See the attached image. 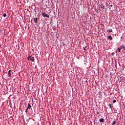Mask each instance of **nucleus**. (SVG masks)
<instances>
[{"mask_svg": "<svg viewBox=\"0 0 125 125\" xmlns=\"http://www.w3.org/2000/svg\"><path fill=\"white\" fill-rule=\"evenodd\" d=\"M42 16H43V17H47V18H49V15L44 12L42 13Z\"/></svg>", "mask_w": 125, "mask_h": 125, "instance_id": "f03ea898", "label": "nucleus"}, {"mask_svg": "<svg viewBox=\"0 0 125 125\" xmlns=\"http://www.w3.org/2000/svg\"><path fill=\"white\" fill-rule=\"evenodd\" d=\"M99 122L100 123H104V119L102 118L99 120Z\"/></svg>", "mask_w": 125, "mask_h": 125, "instance_id": "1a4fd4ad", "label": "nucleus"}, {"mask_svg": "<svg viewBox=\"0 0 125 125\" xmlns=\"http://www.w3.org/2000/svg\"><path fill=\"white\" fill-rule=\"evenodd\" d=\"M120 48H123V49H124V50H125V46H124V45H122L121 46H120Z\"/></svg>", "mask_w": 125, "mask_h": 125, "instance_id": "f8f14e48", "label": "nucleus"}, {"mask_svg": "<svg viewBox=\"0 0 125 125\" xmlns=\"http://www.w3.org/2000/svg\"><path fill=\"white\" fill-rule=\"evenodd\" d=\"M114 54H115V53H112L111 54L112 55H114Z\"/></svg>", "mask_w": 125, "mask_h": 125, "instance_id": "6ab92c4d", "label": "nucleus"}, {"mask_svg": "<svg viewBox=\"0 0 125 125\" xmlns=\"http://www.w3.org/2000/svg\"><path fill=\"white\" fill-rule=\"evenodd\" d=\"M98 93H99V98H101V97H102V92L99 91L98 92Z\"/></svg>", "mask_w": 125, "mask_h": 125, "instance_id": "20e7f679", "label": "nucleus"}, {"mask_svg": "<svg viewBox=\"0 0 125 125\" xmlns=\"http://www.w3.org/2000/svg\"><path fill=\"white\" fill-rule=\"evenodd\" d=\"M28 60H30V61H32V62H34L35 61V58L31 56H29L27 57Z\"/></svg>", "mask_w": 125, "mask_h": 125, "instance_id": "f257e3e1", "label": "nucleus"}, {"mask_svg": "<svg viewBox=\"0 0 125 125\" xmlns=\"http://www.w3.org/2000/svg\"><path fill=\"white\" fill-rule=\"evenodd\" d=\"M110 6H111V7H113V5L111 4V5H109Z\"/></svg>", "mask_w": 125, "mask_h": 125, "instance_id": "f3484780", "label": "nucleus"}, {"mask_svg": "<svg viewBox=\"0 0 125 125\" xmlns=\"http://www.w3.org/2000/svg\"><path fill=\"white\" fill-rule=\"evenodd\" d=\"M107 39L110 40V41H113V37H112V36H109L108 37H107Z\"/></svg>", "mask_w": 125, "mask_h": 125, "instance_id": "423d86ee", "label": "nucleus"}, {"mask_svg": "<svg viewBox=\"0 0 125 125\" xmlns=\"http://www.w3.org/2000/svg\"><path fill=\"white\" fill-rule=\"evenodd\" d=\"M121 49H122V48H118L117 50L119 52H121Z\"/></svg>", "mask_w": 125, "mask_h": 125, "instance_id": "4468645a", "label": "nucleus"}, {"mask_svg": "<svg viewBox=\"0 0 125 125\" xmlns=\"http://www.w3.org/2000/svg\"><path fill=\"white\" fill-rule=\"evenodd\" d=\"M8 75L9 78H10V77H11V70H9V71L8 72Z\"/></svg>", "mask_w": 125, "mask_h": 125, "instance_id": "39448f33", "label": "nucleus"}, {"mask_svg": "<svg viewBox=\"0 0 125 125\" xmlns=\"http://www.w3.org/2000/svg\"><path fill=\"white\" fill-rule=\"evenodd\" d=\"M107 32L108 33H112V32H113V30L111 28H109L107 29Z\"/></svg>", "mask_w": 125, "mask_h": 125, "instance_id": "0eeeda50", "label": "nucleus"}, {"mask_svg": "<svg viewBox=\"0 0 125 125\" xmlns=\"http://www.w3.org/2000/svg\"><path fill=\"white\" fill-rule=\"evenodd\" d=\"M27 110H25V113H27Z\"/></svg>", "mask_w": 125, "mask_h": 125, "instance_id": "412c9836", "label": "nucleus"}, {"mask_svg": "<svg viewBox=\"0 0 125 125\" xmlns=\"http://www.w3.org/2000/svg\"><path fill=\"white\" fill-rule=\"evenodd\" d=\"M97 114L98 115V114H99V112H97Z\"/></svg>", "mask_w": 125, "mask_h": 125, "instance_id": "aec40b11", "label": "nucleus"}, {"mask_svg": "<svg viewBox=\"0 0 125 125\" xmlns=\"http://www.w3.org/2000/svg\"><path fill=\"white\" fill-rule=\"evenodd\" d=\"M31 108H32V106L31 105V104H27V108L26 109V110H28V109H31Z\"/></svg>", "mask_w": 125, "mask_h": 125, "instance_id": "7ed1b4c3", "label": "nucleus"}, {"mask_svg": "<svg viewBox=\"0 0 125 125\" xmlns=\"http://www.w3.org/2000/svg\"><path fill=\"white\" fill-rule=\"evenodd\" d=\"M116 125V119H114L113 122L111 124V125Z\"/></svg>", "mask_w": 125, "mask_h": 125, "instance_id": "9d476101", "label": "nucleus"}, {"mask_svg": "<svg viewBox=\"0 0 125 125\" xmlns=\"http://www.w3.org/2000/svg\"><path fill=\"white\" fill-rule=\"evenodd\" d=\"M108 107H109V108H110V109H112V104H109L108 105Z\"/></svg>", "mask_w": 125, "mask_h": 125, "instance_id": "ddd939ff", "label": "nucleus"}, {"mask_svg": "<svg viewBox=\"0 0 125 125\" xmlns=\"http://www.w3.org/2000/svg\"><path fill=\"white\" fill-rule=\"evenodd\" d=\"M112 102L113 103H116L117 102V101H116V100H114Z\"/></svg>", "mask_w": 125, "mask_h": 125, "instance_id": "2eb2a0df", "label": "nucleus"}, {"mask_svg": "<svg viewBox=\"0 0 125 125\" xmlns=\"http://www.w3.org/2000/svg\"><path fill=\"white\" fill-rule=\"evenodd\" d=\"M3 17H6V14H4L3 15Z\"/></svg>", "mask_w": 125, "mask_h": 125, "instance_id": "dca6fc26", "label": "nucleus"}, {"mask_svg": "<svg viewBox=\"0 0 125 125\" xmlns=\"http://www.w3.org/2000/svg\"><path fill=\"white\" fill-rule=\"evenodd\" d=\"M83 50H85V51H86V49L84 47L83 48Z\"/></svg>", "mask_w": 125, "mask_h": 125, "instance_id": "a211bd4d", "label": "nucleus"}, {"mask_svg": "<svg viewBox=\"0 0 125 125\" xmlns=\"http://www.w3.org/2000/svg\"><path fill=\"white\" fill-rule=\"evenodd\" d=\"M100 7H101V8H102V9H105V6H104L103 5V4H101L100 5Z\"/></svg>", "mask_w": 125, "mask_h": 125, "instance_id": "6e6552de", "label": "nucleus"}, {"mask_svg": "<svg viewBox=\"0 0 125 125\" xmlns=\"http://www.w3.org/2000/svg\"><path fill=\"white\" fill-rule=\"evenodd\" d=\"M34 21L35 22V23L37 24V22L38 21V18H34Z\"/></svg>", "mask_w": 125, "mask_h": 125, "instance_id": "9b49d317", "label": "nucleus"}]
</instances>
